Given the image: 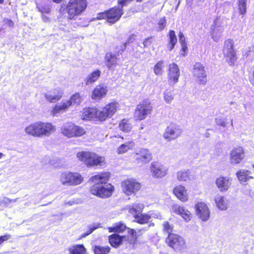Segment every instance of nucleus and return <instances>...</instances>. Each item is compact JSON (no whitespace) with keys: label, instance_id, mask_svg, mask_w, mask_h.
<instances>
[{"label":"nucleus","instance_id":"72a5a7b5","mask_svg":"<svg viewBox=\"0 0 254 254\" xmlns=\"http://www.w3.org/2000/svg\"><path fill=\"white\" fill-rule=\"evenodd\" d=\"M101 73V71L99 69H97L88 74L85 79L86 84L89 85L95 82L98 80Z\"/></svg>","mask_w":254,"mask_h":254},{"label":"nucleus","instance_id":"2f4dec72","mask_svg":"<svg viewBox=\"0 0 254 254\" xmlns=\"http://www.w3.org/2000/svg\"><path fill=\"white\" fill-rule=\"evenodd\" d=\"M144 205L141 203H135L127 206V209L133 215V217L141 213L144 208Z\"/></svg>","mask_w":254,"mask_h":254},{"label":"nucleus","instance_id":"cd10ccee","mask_svg":"<svg viewBox=\"0 0 254 254\" xmlns=\"http://www.w3.org/2000/svg\"><path fill=\"white\" fill-rule=\"evenodd\" d=\"M214 201L217 207L221 210H225L229 205V201L225 197L220 194H217L214 197Z\"/></svg>","mask_w":254,"mask_h":254},{"label":"nucleus","instance_id":"4d7b16f0","mask_svg":"<svg viewBox=\"0 0 254 254\" xmlns=\"http://www.w3.org/2000/svg\"><path fill=\"white\" fill-rule=\"evenodd\" d=\"M10 238H11V236L8 234L0 236V245L3 242L9 239Z\"/></svg>","mask_w":254,"mask_h":254},{"label":"nucleus","instance_id":"f704fd0d","mask_svg":"<svg viewBox=\"0 0 254 254\" xmlns=\"http://www.w3.org/2000/svg\"><path fill=\"white\" fill-rule=\"evenodd\" d=\"M177 179L179 181L185 182L190 179V172L189 170H182L177 173Z\"/></svg>","mask_w":254,"mask_h":254},{"label":"nucleus","instance_id":"9b49d317","mask_svg":"<svg viewBox=\"0 0 254 254\" xmlns=\"http://www.w3.org/2000/svg\"><path fill=\"white\" fill-rule=\"evenodd\" d=\"M119 108V104L117 102H113L107 104L99 110V121H104L107 118L112 117Z\"/></svg>","mask_w":254,"mask_h":254},{"label":"nucleus","instance_id":"4468645a","mask_svg":"<svg viewBox=\"0 0 254 254\" xmlns=\"http://www.w3.org/2000/svg\"><path fill=\"white\" fill-rule=\"evenodd\" d=\"M182 133V129L175 124H170L165 130L163 137L168 141L175 140Z\"/></svg>","mask_w":254,"mask_h":254},{"label":"nucleus","instance_id":"774afa93","mask_svg":"<svg viewBox=\"0 0 254 254\" xmlns=\"http://www.w3.org/2000/svg\"><path fill=\"white\" fill-rule=\"evenodd\" d=\"M54 2H56L57 3H59L61 1V0H53Z\"/></svg>","mask_w":254,"mask_h":254},{"label":"nucleus","instance_id":"338daca9","mask_svg":"<svg viewBox=\"0 0 254 254\" xmlns=\"http://www.w3.org/2000/svg\"><path fill=\"white\" fill-rule=\"evenodd\" d=\"M74 203V201H68L66 203H65V204H68L69 205H73V204Z\"/></svg>","mask_w":254,"mask_h":254},{"label":"nucleus","instance_id":"c756f323","mask_svg":"<svg viewBox=\"0 0 254 254\" xmlns=\"http://www.w3.org/2000/svg\"><path fill=\"white\" fill-rule=\"evenodd\" d=\"M69 106V102L67 100H63L61 103L55 106L52 111V113L53 115L57 116L58 114L65 112Z\"/></svg>","mask_w":254,"mask_h":254},{"label":"nucleus","instance_id":"58836bf2","mask_svg":"<svg viewBox=\"0 0 254 254\" xmlns=\"http://www.w3.org/2000/svg\"><path fill=\"white\" fill-rule=\"evenodd\" d=\"M127 229V226L122 222L115 224L113 227H109V231L111 232H122Z\"/></svg>","mask_w":254,"mask_h":254},{"label":"nucleus","instance_id":"a878e982","mask_svg":"<svg viewBox=\"0 0 254 254\" xmlns=\"http://www.w3.org/2000/svg\"><path fill=\"white\" fill-rule=\"evenodd\" d=\"M224 30L223 27L220 24L218 19L215 21L212 28L211 37L213 40L217 42L219 40Z\"/></svg>","mask_w":254,"mask_h":254},{"label":"nucleus","instance_id":"39448f33","mask_svg":"<svg viewBox=\"0 0 254 254\" xmlns=\"http://www.w3.org/2000/svg\"><path fill=\"white\" fill-rule=\"evenodd\" d=\"M60 181L66 186H77L82 183L83 178L77 172H64L61 175Z\"/></svg>","mask_w":254,"mask_h":254},{"label":"nucleus","instance_id":"2eb2a0df","mask_svg":"<svg viewBox=\"0 0 254 254\" xmlns=\"http://www.w3.org/2000/svg\"><path fill=\"white\" fill-rule=\"evenodd\" d=\"M196 214L202 221L208 220L210 217V210L208 206L203 202H197L195 205Z\"/></svg>","mask_w":254,"mask_h":254},{"label":"nucleus","instance_id":"6e6552de","mask_svg":"<svg viewBox=\"0 0 254 254\" xmlns=\"http://www.w3.org/2000/svg\"><path fill=\"white\" fill-rule=\"evenodd\" d=\"M168 245L177 252H180L187 247L184 238L175 234H169L166 239Z\"/></svg>","mask_w":254,"mask_h":254},{"label":"nucleus","instance_id":"0eeeda50","mask_svg":"<svg viewBox=\"0 0 254 254\" xmlns=\"http://www.w3.org/2000/svg\"><path fill=\"white\" fill-rule=\"evenodd\" d=\"M152 111V106L150 102L148 100H144L137 106L134 118L136 120H143L151 114Z\"/></svg>","mask_w":254,"mask_h":254},{"label":"nucleus","instance_id":"8fccbe9b","mask_svg":"<svg viewBox=\"0 0 254 254\" xmlns=\"http://www.w3.org/2000/svg\"><path fill=\"white\" fill-rule=\"evenodd\" d=\"M216 124L222 127H225L227 126V123L226 122V119L218 118L215 120Z\"/></svg>","mask_w":254,"mask_h":254},{"label":"nucleus","instance_id":"6e6d98bb","mask_svg":"<svg viewBox=\"0 0 254 254\" xmlns=\"http://www.w3.org/2000/svg\"><path fill=\"white\" fill-rule=\"evenodd\" d=\"M179 42L181 45L187 44L186 42V38L183 33L180 32L179 34Z\"/></svg>","mask_w":254,"mask_h":254},{"label":"nucleus","instance_id":"4be33fe9","mask_svg":"<svg viewBox=\"0 0 254 254\" xmlns=\"http://www.w3.org/2000/svg\"><path fill=\"white\" fill-rule=\"evenodd\" d=\"M63 93L61 89L56 88L47 93H44V96L48 101L54 103L59 101L62 97Z\"/></svg>","mask_w":254,"mask_h":254},{"label":"nucleus","instance_id":"864d4df0","mask_svg":"<svg viewBox=\"0 0 254 254\" xmlns=\"http://www.w3.org/2000/svg\"><path fill=\"white\" fill-rule=\"evenodd\" d=\"M42 13H49L50 12V8L48 6H43L38 7Z\"/></svg>","mask_w":254,"mask_h":254},{"label":"nucleus","instance_id":"ddd939ff","mask_svg":"<svg viewBox=\"0 0 254 254\" xmlns=\"http://www.w3.org/2000/svg\"><path fill=\"white\" fill-rule=\"evenodd\" d=\"M229 161L231 164L237 165L243 161L245 158L244 148L242 146L234 147L230 152Z\"/></svg>","mask_w":254,"mask_h":254},{"label":"nucleus","instance_id":"680f3d73","mask_svg":"<svg viewBox=\"0 0 254 254\" xmlns=\"http://www.w3.org/2000/svg\"><path fill=\"white\" fill-rule=\"evenodd\" d=\"M143 44L144 47H148L149 46H150V45L151 44L150 38H148L146 39L144 41Z\"/></svg>","mask_w":254,"mask_h":254},{"label":"nucleus","instance_id":"7ed1b4c3","mask_svg":"<svg viewBox=\"0 0 254 254\" xmlns=\"http://www.w3.org/2000/svg\"><path fill=\"white\" fill-rule=\"evenodd\" d=\"M86 6V0H70L66 6L68 18L74 19L85 10Z\"/></svg>","mask_w":254,"mask_h":254},{"label":"nucleus","instance_id":"6ab92c4d","mask_svg":"<svg viewBox=\"0 0 254 254\" xmlns=\"http://www.w3.org/2000/svg\"><path fill=\"white\" fill-rule=\"evenodd\" d=\"M99 110L95 108H87L83 109L81 118L85 121H99Z\"/></svg>","mask_w":254,"mask_h":254},{"label":"nucleus","instance_id":"412c9836","mask_svg":"<svg viewBox=\"0 0 254 254\" xmlns=\"http://www.w3.org/2000/svg\"><path fill=\"white\" fill-rule=\"evenodd\" d=\"M172 211L177 215H179L186 222H189L192 218L190 211L184 206L178 204H173L172 206Z\"/></svg>","mask_w":254,"mask_h":254},{"label":"nucleus","instance_id":"de8ad7c7","mask_svg":"<svg viewBox=\"0 0 254 254\" xmlns=\"http://www.w3.org/2000/svg\"><path fill=\"white\" fill-rule=\"evenodd\" d=\"M163 229L165 231H166L167 233L171 234V233L173 231V226L172 225L170 224L168 221H165L163 224Z\"/></svg>","mask_w":254,"mask_h":254},{"label":"nucleus","instance_id":"bb28decb","mask_svg":"<svg viewBox=\"0 0 254 254\" xmlns=\"http://www.w3.org/2000/svg\"><path fill=\"white\" fill-rule=\"evenodd\" d=\"M216 185L221 191H226L231 185V179L228 177H220L216 179Z\"/></svg>","mask_w":254,"mask_h":254},{"label":"nucleus","instance_id":"09e8293b","mask_svg":"<svg viewBox=\"0 0 254 254\" xmlns=\"http://www.w3.org/2000/svg\"><path fill=\"white\" fill-rule=\"evenodd\" d=\"M166 25V20L165 17L161 18L158 23V28L160 31L163 30Z\"/></svg>","mask_w":254,"mask_h":254},{"label":"nucleus","instance_id":"bf43d9fd","mask_svg":"<svg viewBox=\"0 0 254 254\" xmlns=\"http://www.w3.org/2000/svg\"><path fill=\"white\" fill-rule=\"evenodd\" d=\"M254 53V45L249 48V50L245 53V56L248 57L252 55V53Z\"/></svg>","mask_w":254,"mask_h":254},{"label":"nucleus","instance_id":"a211bd4d","mask_svg":"<svg viewBox=\"0 0 254 254\" xmlns=\"http://www.w3.org/2000/svg\"><path fill=\"white\" fill-rule=\"evenodd\" d=\"M233 47V43L232 40L228 39L225 41L223 53L224 56L229 59V61L228 59L227 60L231 65L233 64L236 60V53Z\"/></svg>","mask_w":254,"mask_h":254},{"label":"nucleus","instance_id":"79ce46f5","mask_svg":"<svg viewBox=\"0 0 254 254\" xmlns=\"http://www.w3.org/2000/svg\"><path fill=\"white\" fill-rule=\"evenodd\" d=\"M164 100L167 104H171L174 98L173 92L171 90H166L163 93Z\"/></svg>","mask_w":254,"mask_h":254},{"label":"nucleus","instance_id":"3c124183","mask_svg":"<svg viewBox=\"0 0 254 254\" xmlns=\"http://www.w3.org/2000/svg\"><path fill=\"white\" fill-rule=\"evenodd\" d=\"M149 215L150 216V219L151 218L158 219L159 220L162 219V216L161 214L157 211H152L149 212Z\"/></svg>","mask_w":254,"mask_h":254},{"label":"nucleus","instance_id":"f3484780","mask_svg":"<svg viewBox=\"0 0 254 254\" xmlns=\"http://www.w3.org/2000/svg\"><path fill=\"white\" fill-rule=\"evenodd\" d=\"M180 76V71L178 65L175 63H172L168 66V82L171 85L176 84Z\"/></svg>","mask_w":254,"mask_h":254},{"label":"nucleus","instance_id":"393cba45","mask_svg":"<svg viewBox=\"0 0 254 254\" xmlns=\"http://www.w3.org/2000/svg\"><path fill=\"white\" fill-rule=\"evenodd\" d=\"M118 59L116 54L111 52L107 53L105 57V62L106 65L108 69L115 70L118 63Z\"/></svg>","mask_w":254,"mask_h":254},{"label":"nucleus","instance_id":"5701e85b","mask_svg":"<svg viewBox=\"0 0 254 254\" xmlns=\"http://www.w3.org/2000/svg\"><path fill=\"white\" fill-rule=\"evenodd\" d=\"M107 91V86L104 84H100L97 85L92 91L91 98L94 100L100 99L106 95Z\"/></svg>","mask_w":254,"mask_h":254},{"label":"nucleus","instance_id":"423d86ee","mask_svg":"<svg viewBox=\"0 0 254 254\" xmlns=\"http://www.w3.org/2000/svg\"><path fill=\"white\" fill-rule=\"evenodd\" d=\"M61 130L63 134L68 138L80 137L86 132L83 127L76 126L71 123L64 124L61 128Z\"/></svg>","mask_w":254,"mask_h":254},{"label":"nucleus","instance_id":"1a4fd4ad","mask_svg":"<svg viewBox=\"0 0 254 254\" xmlns=\"http://www.w3.org/2000/svg\"><path fill=\"white\" fill-rule=\"evenodd\" d=\"M133 158L138 166H142L149 163L152 160V156L148 149L140 148L135 151Z\"/></svg>","mask_w":254,"mask_h":254},{"label":"nucleus","instance_id":"5fc2aeb1","mask_svg":"<svg viewBox=\"0 0 254 254\" xmlns=\"http://www.w3.org/2000/svg\"><path fill=\"white\" fill-rule=\"evenodd\" d=\"M17 198L14 199H10L7 197H4L2 200V203H3L4 205L7 206L8 204H9L10 203L16 202Z\"/></svg>","mask_w":254,"mask_h":254},{"label":"nucleus","instance_id":"e2e57ef3","mask_svg":"<svg viewBox=\"0 0 254 254\" xmlns=\"http://www.w3.org/2000/svg\"><path fill=\"white\" fill-rule=\"evenodd\" d=\"M42 18L44 22H48L49 21V18L46 15H43L42 16Z\"/></svg>","mask_w":254,"mask_h":254},{"label":"nucleus","instance_id":"473e14b6","mask_svg":"<svg viewBox=\"0 0 254 254\" xmlns=\"http://www.w3.org/2000/svg\"><path fill=\"white\" fill-rule=\"evenodd\" d=\"M134 146V143L132 139L121 144L118 148L117 152L119 154H124L130 149H131Z\"/></svg>","mask_w":254,"mask_h":254},{"label":"nucleus","instance_id":"f257e3e1","mask_svg":"<svg viewBox=\"0 0 254 254\" xmlns=\"http://www.w3.org/2000/svg\"><path fill=\"white\" fill-rule=\"evenodd\" d=\"M110 177V174L108 172L99 173L91 177L89 181L93 185L90 188L91 193L102 198L111 196L114 191V186L107 183Z\"/></svg>","mask_w":254,"mask_h":254},{"label":"nucleus","instance_id":"c85d7f7f","mask_svg":"<svg viewBox=\"0 0 254 254\" xmlns=\"http://www.w3.org/2000/svg\"><path fill=\"white\" fill-rule=\"evenodd\" d=\"M25 132L35 137H40L38 122L31 124L24 128Z\"/></svg>","mask_w":254,"mask_h":254},{"label":"nucleus","instance_id":"20e7f679","mask_svg":"<svg viewBox=\"0 0 254 254\" xmlns=\"http://www.w3.org/2000/svg\"><path fill=\"white\" fill-rule=\"evenodd\" d=\"M123 14V9L120 6L115 7L111 8L107 11L98 14L94 20H100L106 19L107 21L111 24L115 23L118 21Z\"/></svg>","mask_w":254,"mask_h":254},{"label":"nucleus","instance_id":"a18cd8bd","mask_svg":"<svg viewBox=\"0 0 254 254\" xmlns=\"http://www.w3.org/2000/svg\"><path fill=\"white\" fill-rule=\"evenodd\" d=\"M110 251V248L108 247H103L96 246L94 248V252L95 254H108Z\"/></svg>","mask_w":254,"mask_h":254},{"label":"nucleus","instance_id":"c03bdc74","mask_svg":"<svg viewBox=\"0 0 254 254\" xmlns=\"http://www.w3.org/2000/svg\"><path fill=\"white\" fill-rule=\"evenodd\" d=\"M164 62L162 61L158 62L154 66V73L157 75H161L163 72Z\"/></svg>","mask_w":254,"mask_h":254},{"label":"nucleus","instance_id":"7c9ffc66","mask_svg":"<svg viewBox=\"0 0 254 254\" xmlns=\"http://www.w3.org/2000/svg\"><path fill=\"white\" fill-rule=\"evenodd\" d=\"M251 172L245 169H241L237 172L236 176L239 182L243 184L246 183L250 179H254V177L251 176Z\"/></svg>","mask_w":254,"mask_h":254},{"label":"nucleus","instance_id":"dca6fc26","mask_svg":"<svg viewBox=\"0 0 254 254\" xmlns=\"http://www.w3.org/2000/svg\"><path fill=\"white\" fill-rule=\"evenodd\" d=\"M193 75L200 84H205L207 81L206 74L204 66L199 63L194 64L193 68Z\"/></svg>","mask_w":254,"mask_h":254},{"label":"nucleus","instance_id":"f8f14e48","mask_svg":"<svg viewBox=\"0 0 254 254\" xmlns=\"http://www.w3.org/2000/svg\"><path fill=\"white\" fill-rule=\"evenodd\" d=\"M150 171L153 178L161 179L167 175L168 168L160 162H153L151 163Z\"/></svg>","mask_w":254,"mask_h":254},{"label":"nucleus","instance_id":"e433bc0d","mask_svg":"<svg viewBox=\"0 0 254 254\" xmlns=\"http://www.w3.org/2000/svg\"><path fill=\"white\" fill-rule=\"evenodd\" d=\"M123 238H125V237L120 236L117 234H114L109 237V240L111 246L114 247H117L121 244Z\"/></svg>","mask_w":254,"mask_h":254},{"label":"nucleus","instance_id":"0e129e2a","mask_svg":"<svg viewBox=\"0 0 254 254\" xmlns=\"http://www.w3.org/2000/svg\"><path fill=\"white\" fill-rule=\"evenodd\" d=\"M128 232H130L131 234L133 235L135 233H136V232L133 229H128Z\"/></svg>","mask_w":254,"mask_h":254},{"label":"nucleus","instance_id":"49530a36","mask_svg":"<svg viewBox=\"0 0 254 254\" xmlns=\"http://www.w3.org/2000/svg\"><path fill=\"white\" fill-rule=\"evenodd\" d=\"M238 6L240 14L244 15L247 11L246 0H238Z\"/></svg>","mask_w":254,"mask_h":254},{"label":"nucleus","instance_id":"13d9d810","mask_svg":"<svg viewBox=\"0 0 254 254\" xmlns=\"http://www.w3.org/2000/svg\"><path fill=\"white\" fill-rule=\"evenodd\" d=\"M132 0H118V2L120 5H121V7H120V8H122L123 9V6L124 5H127V3L130 2Z\"/></svg>","mask_w":254,"mask_h":254},{"label":"nucleus","instance_id":"37998d69","mask_svg":"<svg viewBox=\"0 0 254 254\" xmlns=\"http://www.w3.org/2000/svg\"><path fill=\"white\" fill-rule=\"evenodd\" d=\"M177 41V37L175 35V31L171 30L169 32V49L172 51L176 44Z\"/></svg>","mask_w":254,"mask_h":254},{"label":"nucleus","instance_id":"ea45409f","mask_svg":"<svg viewBox=\"0 0 254 254\" xmlns=\"http://www.w3.org/2000/svg\"><path fill=\"white\" fill-rule=\"evenodd\" d=\"M132 126L130 121L127 119L122 120L119 124L120 129L124 132L130 131Z\"/></svg>","mask_w":254,"mask_h":254},{"label":"nucleus","instance_id":"4c0bfd02","mask_svg":"<svg viewBox=\"0 0 254 254\" xmlns=\"http://www.w3.org/2000/svg\"><path fill=\"white\" fill-rule=\"evenodd\" d=\"M134 218L135 222L143 224L149 222L150 219V216L148 213H140L136 215V216H134Z\"/></svg>","mask_w":254,"mask_h":254},{"label":"nucleus","instance_id":"603ef678","mask_svg":"<svg viewBox=\"0 0 254 254\" xmlns=\"http://www.w3.org/2000/svg\"><path fill=\"white\" fill-rule=\"evenodd\" d=\"M100 224L93 225L89 227V231L83 235V237H86L92 233L95 230L99 227Z\"/></svg>","mask_w":254,"mask_h":254},{"label":"nucleus","instance_id":"052dcab7","mask_svg":"<svg viewBox=\"0 0 254 254\" xmlns=\"http://www.w3.org/2000/svg\"><path fill=\"white\" fill-rule=\"evenodd\" d=\"M181 46H182L181 55H183L184 57H185L186 56V53L187 49H188L187 44L181 45Z\"/></svg>","mask_w":254,"mask_h":254},{"label":"nucleus","instance_id":"aec40b11","mask_svg":"<svg viewBox=\"0 0 254 254\" xmlns=\"http://www.w3.org/2000/svg\"><path fill=\"white\" fill-rule=\"evenodd\" d=\"M40 137L49 136L55 132L56 127L51 123L38 122Z\"/></svg>","mask_w":254,"mask_h":254},{"label":"nucleus","instance_id":"69168bd1","mask_svg":"<svg viewBox=\"0 0 254 254\" xmlns=\"http://www.w3.org/2000/svg\"><path fill=\"white\" fill-rule=\"evenodd\" d=\"M8 25H9V26L12 27V26H13L14 23H13V22L12 21H11V20H8Z\"/></svg>","mask_w":254,"mask_h":254},{"label":"nucleus","instance_id":"c9c22d12","mask_svg":"<svg viewBox=\"0 0 254 254\" xmlns=\"http://www.w3.org/2000/svg\"><path fill=\"white\" fill-rule=\"evenodd\" d=\"M70 254H85L86 249L83 245H76L68 249Z\"/></svg>","mask_w":254,"mask_h":254},{"label":"nucleus","instance_id":"a19ab883","mask_svg":"<svg viewBox=\"0 0 254 254\" xmlns=\"http://www.w3.org/2000/svg\"><path fill=\"white\" fill-rule=\"evenodd\" d=\"M83 100V98L79 93H75L72 95L70 99L67 100L70 103V106L72 104H76L79 105L81 101Z\"/></svg>","mask_w":254,"mask_h":254},{"label":"nucleus","instance_id":"f03ea898","mask_svg":"<svg viewBox=\"0 0 254 254\" xmlns=\"http://www.w3.org/2000/svg\"><path fill=\"white\" fill-rule=\"evenodd\" d=\"M78 159L83 162L88 167H94L102 165L105 158L95 153L89 151H82L77 153Z\"/></svg>","mask_w":254,"mask_h":254},{"label":"nucleus","instance_id":"9d476101","mask_svg":"<svg viewBox=\"0 0 254 254\" xmlns=\"http://www.w3.org/2000/svg\"><path fill=\"white\" fill-rule=\"evenodd\" d=\"M121 186L124 192L127 195L135 193L141 188L140 184L133 178L125 180L122 182Z\"/></svg>","mask_w":254,"mask_h":254},{"label":"nucleus","instance_id":"b1692460","mask_svg":"<svg viewBox=\"0 0 254 254\" xmlns=\"http://www.w3.org/2000/svg\"><path fill=\"white\" fill-rule=\"evenodd\" d=\"M173 193L178 199L183 202L187 201L189 199L187 190L182 185L176 186L173 189Z\"/></svg>","mask_w":254,"mask_h":254}]
</instances>
